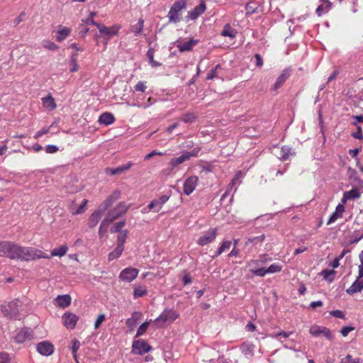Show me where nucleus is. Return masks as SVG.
Wrapping results in <instances>:
<instances>
[{
	"instance_id": "f257e3e1",
	"label": "nucleus",
	"mask_w": 363,
	"mask_h": 363,
	"mask_svg": "<svg viewBox=\"0 0 363 363\" xmlns=\"http://www.w3.org/2000/svg\"><path fill=\"white\" fill-rule=\"evenodd\" d=\"M40 258L50 259V257L36 248L17 245L15 259L30 261Z\"/></svg>"
},
{
	"instance_id": "f03ea898",
	"label": "nucleus",
	"mask_w": 363,
	"mask_h": 363,
	"mask_svg": "<svg viewBox=\"0 0 363 363\" xmlns=\"http://www.w3.org/2000/svg\"><path fill=\"white\" fill-rule=\"evenodd\" d=\"M22 302L19 299H14L7 303L1 304L0 308L4 316L16 319L18 318Z\"/></svg>"
},
{
	"instance_id": "7ed1b4c3",
	"label": "nucleus",
	"mask_w": 363,
	"mask_h": 363,
	"mask_svg": "<svg viewBox=\"0 0 363 363\" xmlns=\"http://www.w3.org/2000/svg\"><path fill=\"white\" fill-rule=\"evenodd\" d=\"M187 0H177L172 6L167 17L170 23H178L182 20V11L186 7Z\"/></svg>"
},
{
	"instance_id": "20e7f679",
	"label": "nucleus",
	"mask_w": 363,
	"mask_h": 363,
	"mask_svg": "<svg viewBox=\"0 0 363 363\" xmlns=\"http://www.w3.org/2000/svg\"><path fill=\"white\" fill-rule=\"evenodd\" d=\"M179 317V313L173 309H164L156 318L155 323L159 327H162L164 323L170 324Z\"/></svg>"
},
{
	"instance_id": "39448f33",
	"label": "nucleus",
	"mask_w": 363,
	"mask_h": 363,
	"mask_svg": "<svg viewBox=\"0 0 363 363\" xmlns=\"http://www.w3.org/2000/svg\"><path fill=\"white\" fill-rule=\"evenodd\" d=\"M17 244L10 241H0V257L15 259Z\"/></svg>"
},
{
	"instance_id": "423d86ee",
	"label": "nucleus",
	"mask_w": 363,
	"mask_h": 363,
	"mask_svg": "<svg viewBox=\"0 0 363 363\" xmlns=\"http://www.w3.org/2000/svg\"><path fill=\"white\" fill-rule=\"evenodd\" d=\"M127 211L128 206L125 203L121 202L114 208L109 211L106 217L113 222L122 215L125 214Z\"/></svg>"
},
{
	"instance_id": "0eeeda50",
	"label": "nucleus",
	"mask_w": 363,
	"mask_h": 363,
	"mask_svg": "<svg viewBox=\"0 0 363 363\" xmlns=\"http://www.w3.org/2000/svg\"><path fill=\"white\" fill-rule=\"evenodd\" d=\"M139 270L133 267H127L123 269L120 274L119 279L125 282L130 283L138 277Z\"/></svg>"
},
{
	"instance_id": "6e6552de",
	"label": "nucleus",
	"mask_w": 363,
	"mask_h": 363,
	"mask_svg": "<svg viewBox=\"0 0 363 363\" xmlns=\"http://www.w3.org/2000/svg\"><path fill=\"white\" fill-rule=\"evenodd\" d=\"M217 234V228L210 229L199 238L197 244L200 246H204L211 243L216 240Z\"/></svg>"
},
{
	"instance_id": "1a4fd4ad",
	"label": "nucleus",
	"mask_w": 363,
	"mask_h": 363,
	"mask_svg": "<svg viewBox=\"0 0 363 363\" xmlns=\"http://www.w3.org/2000/svg\"><path fill=\"white\" fill-rule=\"evenodd\" d=\"M133 352L138 354H144L152 350L150 345L147 344L144 340H138L133 342Z\"/></svg>"
},
{
	"instance_id": "9d476101",
	"label": "nucleus",
	"mask_w": 363,
	"mask_h": 363,
	"mask_svg": "<svg viewBox=\"0 0 363 363\" xmlns=\"http://www.w3.org/2000/svg\"><path fill=\"white\" fill-rule=\"evenodd\" d=\"M309 333L311 335L314 337H319L320 335H323L328 340L333 339V335L331 334L330 330L325 327L313 325L310 328Z\"/></svg>"
},
{
	"instance_id": "9b49d317",
	"label": "nucleus",
	"mask_w": 363,
	"mask_h": 363,
	"mask_svg": "<svg viewBox=\"0 0 363 363\" xmlns=\"http://www.w3.org/2000/svg\"><path fill=\"white\" fill-rule=\"evenodd\" d=\"M62 319L64 325L68 330H72L75 328L79 320V317L72 313L66 312L63 314Z\"/></svg>"
},
{
	"instance_id": "f8f14e48",
	"label": "nucleus",
	"mask_w": 363,
	"mask_h": 363,
	"mask_svg": "<svg viewBox=\"0 0 363 363\" xmlns=\"http://www.w3.org/2000/svg\"><path fill=\"white\" fill-rule=\"evenodd\" d=\"M121 196V191L118 190L114 191L99 206V209L103 213L105 212L113 203L119 199Z\"/></svg>"
},
{
	"instance_id": "ddd939ff",
	"label": "nucleus",
	"mask_w": 363,
	"mask_h": 363,
	"mask_svg": "<svg viewBox=\"0 0 363 363\" xmlns=\"http://www.w3.org/2000/svg\"><path fill=\"white\" fill-rule=\"evenodd\" d=\"M121 196V191L118 190L114 191L99 206V209L103 213L105 212L113 203L119 199Z\"/></svg>"
},
{
	"instance_id": "4468645a",
	"label": "nucleus",
	"mask_w": 363,
	"mask_h": 363,
	"mask_svg": "<svg viewBox=\"0 0 363 363\" xmlns=\"http://www.w3.org/2000/svg\"><path fill=\"white\" fill-rule=\"evenodd\" d=\"M121 196V191L118 190L114 191L99 206V209L103 213L105 212L113 203L119 199Z\"/></svg>"
},
{
	"instance_id": "2eb2a0df",
	"label": "nucleus",
	"mask_w": 363,
	"mask_h": 363,
	"mask_svg": "<svg viewBox=\"0 0 363 363\" xmlns=\"http://www.w3.org/2000/svg\"><path fill=\"white\" fill-rule=\"evenodd\" d=\"M199 182V178L196 176H191L188 177L184 183L183 190L184 194L190 195L196 189Z\"/></svg>"
},
{
	"instance_id": "dca6fc26",
	"label": "nucleus",
	"mask_w": 363,
	"mask_h": 363,
	"mask_svg": "<svg viewBox=\"0 0 363 363\" xmlns=\"http://www.w3.org/2000/svg\"><path fill=\"white\" fill-rule=\"evenodd\" d=\"M169 197L170 196L169 195H163L159 199L152 201L147 206L149 210L153 211L156 213L159 212L164 204L169 199Z\"/></svg>"
},
{
	"instance_id": "f3484780",
	"label": "nucleus",
	"mask_w": 363,
	"mask_h": 363,
	"mask_svg": "<svg viewBox=\"0 0 363 363\" xmlns=\"http://www.w3.org/2000/svg\"><path fill=\"white\" fill-rule=\"evenodd\" d=\"M37 351L42 355L49 356L54 351L53 345L47 341H43L37 345Z\"/></svg>"
},
{
	"instance_id": "a211bd4d",
	"label": "nucleus",
	"mask_w": 363,
	"mask_h": 363,
	"mask_svg": "<svg viewBox=\"0 0 363 363\" xmlns=\"http://www.w3.org/2000/svg\"><path fill=\"white\" fill-rule=\"evenodd\" d=\"M97 28L103 35H116L118 33V30L121 29V26L114 25L111 27H107L101 24L97 25Z\"/></svg>"
},
{
	"instance_id": "6ab92c4d",
	"label": "nucleus",
	"mask_w": 363,
	"mask_h": 363,
	"mask_svg": "<svg viewBox=\"0 0 363 363\" xmlns=\"http://www.w3.org/2000/svg\"><path fill=\"white\" fill-rule=\"evenodd\" d=\"M345 211V208L342 203H339L336 208L335 211L330 215L327 225H330L334 222H335L337 219L342 218L343 216V213Z\"/></svg>"
},
{
	"instance_id": "aec40b11",
	"label": "nucleus",
	"mask_w": 363,
	"mask_h": 363,
	"mask_svg": "<svg viewBox=\"0 0 363 363\" xmlns=\"http://www.w3.org/2000/svg\"><path fill=\"white\" fill-rule=\"evenodd\" d=\"M291 73V70L289 69H284L281 74L277 77L273 87L272 88L273 90L276 91L279 89L286 81V79L289 77Z\"/></svg>"
},
{
	"instance_id": "412c9836",
	"label": "nucleus",
	"mask_w": 363,
	"mask_h": 363,
	"mask_svg": "<svg viewBox=\"0 0 363 363\" xmlns=\"http://www.w3.org/2000/svg\"><path fill=\"white\" fill-rule=\"evenodd\" d=\"M206 9V6L203 0L200 1L199 6H196L192 11H189L188 15L191 20L196 19L199 16L203 14Z\"/></svg>"
},
{
	"instance_id": "4be33fe9",
	"label": "nucleus",
	"mask_w": 363,
	"mask_h": 363,
	"mask_svg": "<svg viewBox=\"0 0 363 363\" xmlns=\"http://www.w3.org/2000/svg\"><path fill=\"white\" fill-rule=\"evenodd\" d=\"M199 43L198 40H194L191 39L187 41L179 43L177 45V48L179 52H186V51H191L194 46H196Z\"/></svg>"
},
{
	"instance_id": "5701e85b",
	"label": "nucleus",
	"mask_w": 363,
	"mask_h": 363,
	"mask_svg": "<svg viewBox=\"0 0 363 363\" xmlns=\"http://www.w3.org/2000/svg\"><path fill=\"white\" fill-rule=\"evenodd\" d=\"M72 33V28L59 26V28L56 32V40L57 42L65 40Z\"/></svg>"
},
{
	"instance_id": "b1692460",
	"label": "nucleus",
	"mask_w": 363,
	"mask_h": 363,
	"mask_svg": "<svg viewBox=\"0 0 363 363\" xmlns=\"http://www.w3.org/2000/svg\"><path fill=\"white\" fill-rule=\"evenodd\" d=\"M31 337V333L28 328H21L19 330L16 336H15V340L18 343H23L26 340L30 339Z\"/></svg>"
},
{
	"instance_id": "393cba45",
	"label": "nucleus",
	"mask_w": 363,
	"mask_h": 363,
	"mask_svg": "<svg viewBox=\"0 0 363 363\" xmlns=\"http://www.w3.org/2000/svg\"><path fill=\"white\" fill-rule=\"evenodd\" d=\"M103 212L100 211V209H97L94 213L91 214V216L89 218L88 220V225L89 228H94L99 222L102 215Z\"/></svg>"
},
{
	"instance_id": "a878e982",
	"label": "nucleus",
	"mask_w": 363,
	"mask_h": 363,
	"mask_svg": "<svg viewBox=\"0 0 363 363\" xmlns=\"http://www.w3.org/2000/svg\"><path fill=\"white\" fill-rule=\"evenodd\" d=\"M133 166V163L129 162L126 164H122L116 168L107 169L106 172L110 175L121 174L123 172L128 170Z\"/></svg>"
},
{
	"instance_id": "bb28decb",
	"label": "nucleus",
	"mask_w": 363,
	"mask_h": 363,
	"mask_svg": "<svg viewBox=\"0 0 363 363\" xmlns=\"http://www.w3.org/2000/svg\"><path fill=\"white\" fill-rule=\"evenodd\" d=\"M71 297L69 295H59L56 297L55 301L57 305L62 308L68 307L71 304Z\"/></svg>"
},
{
	"instance_id": "cd10ccee",
	"label": "nucleus",
	"mask_w": 363,
	"mask_h": 363,
	"mask_svg": "<svg viewBox=\"0 0 363 363\" xmlns=\"http://www.w3.org/2000/svg\"><path fill=\"white\" fill-rule=\"evenodd\" d=\"M116 121L114 116L109 112L102 113L99 118V123L105 125L113 123Z\"/></svg>"
},
{
	"instance_id": "c85d7f7f",
	"label": "nucleus",
	"mask_w": 363,
	"mask_h": 363,
	"mask_svg": "<svg viewBox=\"0 0 363 363\" xmlns=\"http://www.w3.org/2000/svg\"><path fill=\"white\" fill-rule=\"evenodd\" d=\"M363 289V279L359 281L357 278L355 281L346 290L348 294L352 295L355 293L360 292Z\"/></svg>"
},
{
	"instance_id": "c756f323",
	"label": "nucleus",
	"mask_w": 363,
	"mask_h": 363,
	"mask_svg": "<svg viewBox=\"0 0 363 363\" xmlns=\"http://www.w3.org/2000/svg\"><path fill=\"white\" fill-rule=\"evenodd\" d=\"M238 33V31L232 28L229 23L225 25L223 30L221 32V35L224 37H229L231 39L234 38Z\"/></svg>"
},
{
	"instance_id": "7c9ffc66",
	"label": "nucleus",
	"mask_w": 363,
	"mask_h": 363,
	"mask_svg": "<svg viewBox=\"0 0 363 363\" xmlns=\"http://www.w3.org/2000/svg\"><path fill=\"white\" fill-rule=\"evenodd\" d=\"M67 245H63L60 246L59 247L54 248L50 252V256L62 257L67 254Z\"/></svg>"
},
{
	"instance_id": "2f4dec72",
	"label": "nucleus",
	"mask_w": 363,
	"mask_h": 363,
	"mask_svg": "<svg viewBox=\"0 0 363 363\" xmlns=\"http://www.w3.org/2000/svg\"><path fill=\"white\" fill-rule=\"evenodd\" d=\"M147 294V287L144 285L138 284L134 286L133 297L138 298L143 297Z\"/></svg>"
},
{
	"instance_id": "473e14b6",
	"label": "nucleus",
	"mask_w": 363,
	"mask_h": 363,
	"mask_svg": "<svg viewBox=\"0 0 363 363\" xmlns=\"http://www.w3.org/2000/svg\"><path fill=\"white\" fill-rule=\"evenodd\" d=\"M111 223L112 222L109 220V218H107L106 217H105L102 220L99 229V235L100 238H103L104 235L106 233L108 227Z\"/></svg>"
},
{
	"instance_id": "72a5a7b5",
	"label": "nucleus",
	"mask_w": 363,
	"mask_h": 363,
	"mask_svg": "<svg viewBox=\"0 0 363 363\" xmlns=\"http://www.w3.org/2000/svg\"><path fill=\"white\" fill-rule=\"evenodd\" d=\"M291 153V148L289 146H283L279 150V154H276L278 158L281 160H286L289 159V155Z\"/></svg>"
},
{
	"instance_id": "f704fd0d",
	"label": "nucleus",
	"mask_w": 363,
	"mask_h": 363,
	"mask_svg": "<svg viewBox=\"0 0 363 363\" xmlns=\"http://www.w3.org/2000/svg\"><path fill=\"white\" fill-rule=\"evenodd\" d=\"M42 101L44 107L50 111L54 110L57 106L55 99L50 96L43 98Z\"/></svg>"
},
{
	"instance_id": "c9c22d12",
	"label": "nucleus",
	"mask_w": 363,
	"mask_h": 363,
	"mask_svg": "<svg viewBox=\"0 0 363 363\" xmlns=\"http://www.w3.org/2000/svg\"><path fill=\"white\" fill-rule=\"evenodd\" d=\"M362 238H363V229L354 230L350 236V240H349V244L352 245V244L357 243Z\"/></svg>"
},
{
	"instance_id": "e433bc0d",
	"label": "nucleus",
	"mask_w": 363,
	"mask_h": 363,
	"mask_svg": "<svg viewBox=\"0 0 363 363\" xmlns=\"http://www.w3.org/2000/svg\"><path fill=\"white\" fill-rule=\"evenodd\" d=\"M231 242L229 240H224L221 243L220 246L218 248V250L216 251V254L213 256V257H216L225 252L226 250H228L231 247Z\"/></svg>"
},
{
	"instance_id": "4c0bfd02",
	"label": "nucleus",
	"mask_w": 363,
	"mask_h": 363,
	"mask_svg": "<svg viewBox=\"0 0 363 363\" xmlns=\"http://www.w3.org/2000/svg\"><path fill=\"white\" fill-rule=\"evenodd\" d=\"M123 250H124V247H121V246H116V247L114 249V250H113L112 252H111L108 254V260L113 261L116 259H118V257H121Z\"/></svg>"
},
{
	"instance_id": "58836bf2",
	"label": "nucleus",
	"mask_w": 363,
	"mask_h": 363,
	"mask_svg": "<svg viewBox=\"0 0 363 363\" xmlns=\"http://www.w3.org/2000/svg\"><path fill=\"white\" fill-rule=\"evenodd\" d=\"M187 160H189L188 157L186 155L185 152H184L181 156L172 158L170 161V164L172 168H174Z\"/></svg>"
},
{
	"instance_id": "ea45409f",
	"label": "nucleus",
	"mask_w": 363,
	"mask_h": 363,
	"mask_svg": "<svg viewBox=\"0 0 363 363\" xmlns=\"http://www.w3.org/2000/svg\"><path fill=\"white\" fill-rule=\"evenodd\" d=\"M143 27L144 20L140 18L138 23L132 26L131 30L134 33L135 35L138 36L143 31Z\"/></svg>"
},
{
	"instance_id": "a19ab883",
	"label": "nucleus",
	"mask_w": 363,
	"mask_h": 363,
	"mask_svg": "<svg viewBox=\"0 0 363 363\" xmlns=\"http://www.w3.org/2000/svg\"><path fill=\"white\" fill-rule=\"evenodd\" d=\"M197 116L194 113H186L182 115L181 120L186 123H194L197 119Z\"/></svg>"
},
{
	"instance_id": "79ce46f5",
	"label": "nucleus",
	"mask_w": 363,
	"mask_h": 363,
	"mask_svg": "<svg viewBox=\"0 0 363 363\" xmlns=\"http://www.w3.org/2000/svg\"><path fill=\"white\" fill-rule=\"evenodd\" d=\"M128 231L123 230L120 232L117 238V246H121V247H124V244L125 243L127 239Z\"/></svg>"
},
{
	"instance_id": "37998d69",
	"label": "nucleus",
	"mask_w": 363,
	"mask_h": 363,
	"mask_svg": "<svg viewBox=\"0 0 363 363\" xmlns=\"http://www.w3.org/2000/svg\"><path fill=\"white\" fill-rule=\"evenodd\" d=\"M147 56L149 59V62L152 65V67H156L161 66V65H162L161 63H160L154 60V50L152 48H150L147 50Z\"/></svg>"
},
{
	"instance_id": "c03bdc74",
	"label": "nucleus",
	"mask_w": 363,
	"mask_h": 363,
	"mask_svg": "<svg viewBox=\"0 0 363 363\" xmlns=\"http://www.w3.org/2000/svg\"><path fill=\"white\" fill-rule=\"evenodd\" d=\"M88 201L86 199H84L82 203L77 209L72 208L71 213L73 215H78L83 213L86 211V206L87 204Z\"/></svg>"
},
{
	"instance_id": "a18cd8bd",
	"label": "nucleus",
	"mask_w": 363,
	"mask_h": 363,
	"mask_svg": "<svg viewBox=\"0 0 363 363\" xmlns=\"http://www.w3.org/2000/svg\"><path fill=\"white\" fill-rule=\"evenodd\" d=\"M242 177V171H238L235 174L233 179L230 181V182L227 186V188L229 189V190H233V187L235 186L236 182L240 180Z\"/></svg>"
},
{
	"instance_id": "49530a36",
	"label": "nucleus",
	"mask_w": 363,
	"mask_h": 363,
	"mask_svg": "<svg viewBox=\"0 0 363 363\" xmlns=\"http://www.w3.org/2000/svg\"><path fill=\"white\" fill-rule=\"evenodd\" d=\"M335 272L333 269L328 270L324 269L320 272V274L323 277L325 280L332 282L333 281V276L335 274Z\"/></svg>"
},
{
	"instance_id": "de8ad7c7",
	"label": "nucleus",
	"mask_w": 363,
	"mask_h": 363,
	"mask_svg": "<svg viewBox=\"0 0 363 363\" xmlns=\"http://www.w3.org/2000/svg\"><path fill=\"white\" fill-rule=\"evenodd\" d=\"M282 269V266L279 263H274L267 268V274H274L279 272Z\"/></svg>"
},
{
	"instance_id": "09e8293b",
	"label": "nucleus",
	"mask_w": 363,
	"mask_h": 363,
	"mask_svg": "<svg viewBox=\"0 0 363 363\" xmlns=\"http://www.w3.org/2000/svg\"><path fill=\"white\" fill-rule=\"evenodd\" d=\"M345 194L349 199V200L355 199L359 197L360 194L358 191L355 189H352L348 191H345Z\"/></svg>"
},
{
	"instance_id": "8fccbe9b",
	"label": "nucleus",
	"mask_w": 363,
	"mask_h": 363,
	"mask_svg": "<svg viewBox=\"0 0 363 363\" xmlns=\"http://www.w3.org/2000/svg\"><path fill=\"white\" fill-rule=\"evenodd\" d=\"M150 322H145L143 323L138 329L136 337H139L143 335L147 330L148 326H149Z\"/></svg>"
},
{
	"instance_id": "3c124183",
	"label": "nucleus",
	"mask_w": 363,
	"mask_h": 363,
	"mask_svg": "<svg viewBox=\"0 0 363 363\" xmlns=\"http://www.w3.org/2000/svg\"><path fill=\"white\" fill-rule=\"evenodd\" d=\"M201 147L199 146H197L190 152H185V154L188 157V160H190L191 157H197L199 155V152L201 151Z\"/></svg>"
},
{
	"instance_id": "603ef678",
	"label": "nucleus",
	"mask_w": 363,
	"mask_h": 363,
	"mask_svg": "<svg viewBox=\"0 0 363 363\" xmlns=\"http://www.w3.org/2000/svg\"><path fill=\"white\" fill-rule=\"evenodd\" d=\"M220 68V65H217L213 69H211L206 76L207 80H211L217 77V69Z\"/></svg>"
},
{
	"instance_id": "864d4df0",
	"label": "nucleus",
	"mask_w": 363,
	"mask_h": 363,
	"mask_svg": "<svg viewBox=\"0 0 363 363\" xmlns=\"http://www.w3.org/2000/svg\"><path fill=\"white\" fill-rule=\"evenodd\" d=\"M43 46L49 50H56L59 48L55 43L48 40L44 41L43 43Z\"/></svg>"
},
{
	"instance_id": "5fc2aeb1",
	"label": "nucleus",
	"mask_w": 363,
	"mask_h": 363,
	"mask_svg": "<svg viewBox=\"0 0 363 363\" xmlns=\"http://www.w3.org/2000/svg\"><path fill=\"white\" fill-rule=\"evenodd\" d=\"M251 272L253 275L257 277H264L267 274V269L265 268H259L257 269H251Z\"/></svg>"
},
{
	"instance_id": "6e6d98bb",
	"label": "nucleus",
	"mask_w": 363,
	"mask_h": 363,
	"mask_svg": "<svg viewBox=\"0 0 363 363\" xmlns=\"http://www.w3.org/2000/svg\"><path fill=\"white\" fill-rule=\"evenodd\" d=\"M341 363H362L359 358L354 359L352 355L347 354L341 360Z\"/></svg>"
},
{
	"instance_id": "4d7b16f0",
	"label": "nucleus",
	"mask_w": 363,
	"mask_h": 363,
	"mask_svg": "<svg viewBox=\"0 0 363 363\" xmlns=\"http://www.w3.org/2000/svg\"><path fill=\"white\" fill-rule=\"evenodd\" d=\"M125 223L124 220L116 223L113 227L111 229L112 233L121 232V230L125 225Z\"/></svg>"
},
{
	"instance_id": "13d9d810",
	"label": "nucleus",
	"mask_w": 363,
	"mask_h": 363,
	"mask_svg": "<svg viewBox=\"0 0 363 363\" xmlns=\"http://www.w3.org/2000/svg\"><path fill=\"white\" fill-rule=\"evenodd\" d=\"M80 345H81V344L79 340H75L73 341V344L72 346V351L73 357L76 360H77V352L78 350L79 349Z\"/></svg>"
},
{
	"instance_id": "bf43d9fd",
	"label": "nucleus",
	"mask_w": 363,
	"mask_h": 363,
	"mask_svg": "<svg viewBox=\"0 0 363 363\" xmlns=\"http://www.w3.org/2000/svg\"><path fill=\"white\" fill-rule=\"evenodd\" d=\"M147 89L146 82H138L134 86V89L136 91L144 92Z\"/></svg>"
},
{
	"instance_id": "052dcab7",
	"label": "nucleus",
	"mask_w": 363,
	"mask_h": 363,
	"mask_svg": "<svg viewBox=\"0 0 363 363\" xmlns=\"http://www.w3.org/2000/svg\"><path fill=\"white\" fill-rule=\"evenodd\" d=\"M69 71L70 72H76L79 70V65L77 63V60H75L74 58L70 59L69 60Z\"/></svg>"
},
{
	"instance_id": "680f3d73",
	"label": "nucleus",
	"mask_w": 363,
	"mask_h": 363,
	"mask_svg": "<svg viewBox=\"0 0 363 363\" xmlns=\"http://www.w3.org/2000/svg\"><path fill=\"white\" fill-rule=\"evenodd\" d=\"M265 238V236L264 235H262L260 236H257V237H255L252 239H249L247 240V242H246V244H249V243H257V242H262L264 241Z\"/></svg>"
},
{
	"instance_id": "e2e57ef3",
	"label": "nucleus",
	"mask_w": 363,
	"mask_h": 363,
	"mask_svg": "<svg viewBox=\"0 0 363 363\" xmlns=\"http://www.w3.org/2000/svg\"><path fill=\"white\" fill-rule=\"evenodd\" d=\"M354 330V327L352 326H345L342 328L340 330V333L343 337H347L349 333L353 331Z\"/></svg>"
},
{
	"instance_id": "0e129e2a",
	"label": "nucleus",
	"mask_w": 363,
	"mask_h": 363,
	"mask_svg": "<svg viewBox=\"0 0 363 363\" xmlns=\"http://www.w3.org/2000/svg\"><path fill=\"white\" fill-rule=\"evenodd\" d=\"M59 150V147L54 145H48L45 147V152L48 154H53Z\"/></svg>"
},
{
	"instance_id": "69168bd1",
	"label": "nucleus",
	"mask_w": 363,
	"mask_h": 363,
	"mask_svg": "<svg viewBox=\"0 0 363 363\" xmlns=\"http://www.w3.org/2000/svg\"><path fill=\"white\" fill-rule=\"evenodd\" d=\"M330 313L331 315H333V317H335V318H341V319L345 318V315L344 313L340 310L332 311H330Z\"/></svg>"
},
{
	"instance_id": "338daca9",
	"label": "nucleus",
	"mask_w": 363,
	"mask_h": 363,
	"mask_svg": "<svg viewBox=\"0 0 363 363\" xmlns=\"http://www.w3.org/2000/svg\"><path fill=\"white\" fill-rule=\"evenodd\" d=\"M104 320H105V315L104 314L99 315L95 321L94 328L98 329Z\"/></svg>"
},
{
	"instance_id": "774afa93",
	"label": "nucleus",
	"mask_w": 363,
	"mask_h": 363,
	"mask_svg": "<svg viewBox=\"0 0 363 363\" xmlns=\"http://www.w3.org/2000/svg\"><path fill=\"white\" fill-rule=\"evenodd\" d=\"M0 363H10V359L6 352H0Z\"/></svg>"
}]
</instances>
